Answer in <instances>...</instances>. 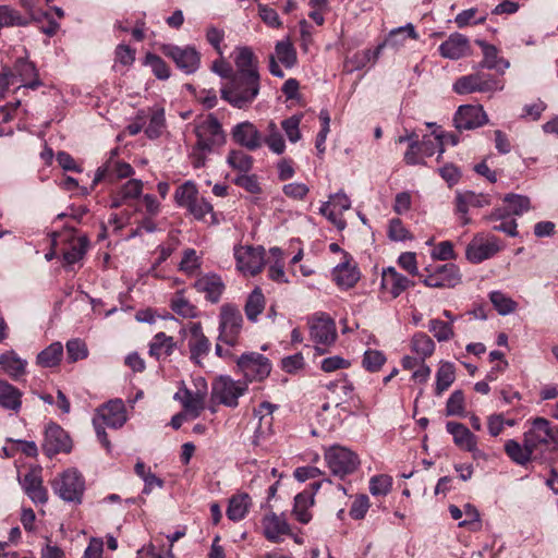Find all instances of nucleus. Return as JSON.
Listing matches in <instances>:
<instances>
[{"instance_id": "nucleus-13", "label": "nucleus", "mask_w": 558, "mask_h": 558, "mask_svg": "<svg viewBox=\"0 0 558 558\" xmlns=\"http://www.w3.org/2000/svg\"><path fill=\"white\" fill-rule=\"evenodd\" d=\"M236 268L244 275L255 276L265 265V250L262 246H238L234 248Z\"/></svg>"}, {"instance_id": "nucleus-29", "label": "nucleus", "mask_w": 558, "mask_h": 558, "mask_svg": "<svg viewBox=\"0 0 558 558\" xmlns=\"http://www.w3.org/2000/svg\"><path fill=\"white\" fill-rule=\"evenodd\" d=\"M475 44L482 49L483 60L480 63L482 69L496 70L504 74L510 66V62L498 56V48L495 45L488 44L485 40L476 39Z\"/></svg>"}, {"instance_id": "nucleus-8", "label": "nucleus", "mask_w": 558, "mask_h": 558, "mask_svg": "<svg viewBox=\"0 0 558 558\" xmlns=\"http://www.w3.org/2000/svg\"><path fill=\"white\" fill-rule=\"evenodd\" d=\"M504 85L497 81L492 74L484 72H475L463 75L456 80L452 89L458 95H466L473 93H493L501 90Z\"/></svg>"}, {"instance_id": "nucleus-1", "label": "nucleus", "mask_w": 558, "mask_h": 558, "mask_svg": "<svg viewBox=\"0 0 558 558\" xmlns=\"http://www.w3.org/2000/svg\"><path fill=\"white\" fill-rule=\"evenodd\" d=\"M235 72L221 88V98L238 109L248 108L260 92L258 60L248 47L236 48Z\"/></svg>"}, {"instance_id": "nucleus-22", "label": "nucleus", "mask_w": 558, "mask_h": 558, "mask_svg": "<svg viewBox=\"0 0 558 558\" xmlns=\"http://www.w3.org/2000/svg\"><path fill=\"white\" fill-rule=\"evenodd\" d=\"M11 73L15 76V84H17L15 92L22 88L35 89L41 85L34 63L27 60L19 59L11 70Z\"/></svg>"}, {"instance_id": "nucleus-52", "label": "nucleus", "mask_w": 558, "mask_h": 558, "mask_svg": "<svg viewBox=\"0 0 558 558\" xmlns=\"http://www.w3.org/2000/svg\"><path fill=\"white\" fill-rule=\"evenodd\" d=\"M405 37L411 39H417V33L415 32L414 26L409 23L405 26L398 27L392 29L386 40L383 43L388 46L398 47L403 44Z\"/></svg>"}, {"instance_id": "nucleus-27", "label": "nucleus", "mask_w": 558, "mask_h": 558, "mask_svg": "<svg viewBox=\"0 0 558 558\" xmlns=\"http://www.w3.org/2000/svg\"><path fill=\"white\" fill-rule=\"evenodd\" d=\"M25 494L35 504L45 505L48 501V492L44 487L39 470H31L21 481Z\"/></svg>"}, {"instance_id": "nucleus-48", "label": "nucleus", "mask_w": 558, "mask_h": 558, "mask_svg": "<svg viewBox=\"0 0 558 558\" xmlns=\"http://www.w3.org/2000/svg\"><path fill=\"white\" fill-rule=\"evenodd\" d=\"M143 191V182L137 179L126 181L113 196L111 207L118 208L128 199L136 198Z\"/></svg>"}, {"instance_id": "nucleus-26", "label": "nucleus", "mask_w": 558, "mask_h": 558, "mask_svg": "<svg viewBox=\"0 0 558 558\" xmlns=\"http://www.w3.org/2000/svg\"><path fill=\"white\" fill-rule=\"evenodd\" d=\"M231 134L234 142L250 150H256L262 146L260 133L250 121L238 123Z\"/></svg>"}, {"instance_id": "nucleus-34", "label": "nucleus", "mask_w": 558, "mask_h": 558, "mask_svg": "<svg viewBox=\"0 0 558 558\" xmlns=\"http://www.w3.org/2000/svg\"><path fill=\"white\" fill-rule=\"evenodd\" d=\"M351 413L350 409H343L339 407V403L324 402L320 411L318 412V417L323 425L332 428Z\"/></svg>"}, {"instance_id": "nucleus-20", "label": "nucleus", "mask_w": 558, "mask_h": 558, "mask_svg": "<svg viewBox=\"0 0 558 558\" xmlns=\"http://www.w3.org/2000/svg\"><path fill=\"white\" fill-rule=\"evenodd\" d=\"M187 330L191 335L189 340L191 360L199 364L201 359L207 355L210 350V341L203 332V326L199 322L190 324L187 329L182 328L180 335L184 337Z\"/></svg>"}, {"instance_id": "nucleus-15", "label": "nucleus", "mask_w": 558, "mask_h": 558, "mask_svg": "<svg viewBox=\"0 0 558 558\" xmlns=\"http://www.w3.org/2000/svg\"><path fill=\"white\" fill-rule=\"evenodd\" d=\"M43 450L49 458L58 453H69L72 450V440L60 425L50 423L45 429Z\"/></svg>"}, {"instance_id": "nucleus-33", "label": "nucleus", "mask_w": 558, "mask_h": 558, "mask_svg": "<svg viewBox=\"0 0 558 558\" xmlns=\"http://www.w3.org/2000/svg\"><path fill=\"white\" fill-rule=\"evenodd\" d=\"M0 366L3 372L14 380H17L26 373L27 361L23 360L13 350L0 354Z\"/></svg>"}, {"instance_id": "nucleus-2", "label": "nucleus", "mask_w": 558, "mask_h": 558, "mask_svg": "<svg viewBox=\"0 0 558 558\" xmlns=\"http://www.w3.org/2000/svg\"><path fill=\"white\" fill-rule=\"evenodd\" d=\"M193 125L196 142L192 146L190 160L194 168H203L209 156L226 144L227 136L221 123L211 113L198 117Z\"/></svg>"}, {"instance_id": "nucleus-38", "label": "nucleus", "mask_w": 558, "mask_h": 558, "mask_svg": "<svg viewBox=\"0 0 558 558\" xmlns=\"http://www.w3.org/2000/svg\"><path fill=\"white\" fill-rule=\"evenodd\" d=\"M352 383L345 380L343 384L331 383L327 387V393L325 396V402L339 403V407L349 409L348 403L352 398L353 392Z\"/></svg>"}, {"instance_id": "nucleus-60", "label": "nucleus", "mask_w": 558, "mask_h": 558, "mask_svg": "<svg viewBox=\"0 0 558 558\" xmlns=\"http://www.w3.org/2000/svg\"><path fill=\"white\" fill-rule=\"evenodd\" d=\"M464 395L462 390H454L446 403V414L448 416L464 414Z\"/></svg>"}, {"instance_id": "nucleus-19", "label": "nucleus", "mask_w": 558, "mask_h": 558, "mask_svg": "<svg viewBox=\"0 0 558 558\" xmlns=\"http://www.w3.org/2000/svg\"><path fill=\"white\" fill-rule=\"evenodd\" d=\"M351 206L349 197L344 193H336L330 196V199L322 205L319 211L339 230H343L347 226L345 220L342 218L343 211L348 210Z\"/></svg>"}, {"instance_id": "nucleus-51", "label": "nucleus", "mask_w": 558, "mask_h": 558, "mask_svg": "<svg viewBox=\"0 0 558 558\" xmlns=\"http://www.w3.org/2000/svg\"><path fill=\"white\" fill-rule=\"evenodd\" d=\"M227 163L241 173H248L253 167V158L242 150H231Z\"/></svg>"}, {"instance_id": "nucleus-9", "label": "nucleus", "mask_w": 558, "mask_h": 558, "mask_svg": "<svg viewBox=\"0 0 558 558\" xmlns=\"http://www.w3.org/2000/svg\"><path fill=\"white\" fill-rule=\"evenodd\" d=\"M242 326L243 317L240 310L233 304H223L219 315L218 340L230 347L236 345Z\"/></svg>"}, {"instance_id": "nucleus-10", "label": "nucleus", "mask_w": 558, "mask_h": 558, "mask_svg": "<svg viewBox=\"0 0 558 558\" xmlns=\"http://www.w3.org/2000/svg\"><path fill=\"white\" fill-rule=\"evenodd\" d=\"M426 275H420L422 282L428 288L451 289L460 284L461 274L457 265L444 264L424 269Z\"/></svg>"}, {"instance_id": "nucleus-17", "label": "nucleus", "mask_w": 558, "mask_h": 558, "mask_svg": "<svg viewBox=\"0 0 558 558\" xmlns=\"http://www.w3.org/2000/svg\"><path fill=\"white\" fill-rule=\"evenodd\" d=\"M161 50L186 74L194 73L199 66V53L192 47L180 48L173 45H165Z\"/></svg>"}, {"instance_id": "nucleus-63", "label": "nucleus", "mask_w": 558, "mask_h": 558, "mask_svg": "<svg viewBox=\"0 0 558 558\" xmlns=\"http://www.w3.org/2000/svg\"><path fill=\"white\" fill-rule=\"evenodd\" d=\"M300 123H301V117H299V116H292V117L283 120L281 123V126H282L283 131L286 132V135L288 136L289 141L292 143H295L301 138Z\"/></svg>"}, {"instance_id": "nucleus-44", "label": "nucleus", "mask_w": 558, "mask_h": 558, "mask_svg": "<svg viewBox=\"0 0 558 558\" xmlns=\"http://www.w3.org/2000/svg\"><path fill=\"white\" fill-rule=\"evenodd\" d=\"M63 356V345L57 341L49 344L46 349L40 351L36 356V363L40 367L50 368L60 364Z\"/></svg>"}, {"instance_id": "nucleus-62", "label": "nucleus", "mask_w": 558, "mask_h": 558, "mask_svg": "<svg viewBox=\"0 0 558 558\" xmlns=\"http://www.w3.org/2000/svg\"><path fill=\"white\" fill-rule=\"evenodd\" d=\"M201 267L199 258L195 250L189 248L184 251L179 268L187 275H194Z\"/></svg>"}, {"instance_id": "nucleus-64", "label": "nucleus", "mask_w": 558, "mask_h": 558, "mask_svg": "<svg viewBox=\"0 0 558 558\" xmlns=\"http://www.w3.org/2000/svg\"><path fill=\"white\" fill-rule=\"evenodd\" d=\"M258 15L262 21L269 27L280 28L282 26V22L276 10L269 8L265 4L258 5Z\"/></svg>"}, {"instance_id": "nucleus-24", "label": "nucleus", "mask_w": 558, "mask_h": 558, "mask_svg": "<svg viewBox=\"0 0 558 558\" xmlns=\"http://www.w3.org/2000/svg\"><path fill=\"white\" fill-rule=\"evenodd\" d=\"M193 287L197 292L204 293L210 303H218L226 289L222 278L214 272L199 277Z\"/></svg>"}, {"instance_id": "nucleus-6", "label": "nucleus", "mask_w": 558, "mask_h": 558, "mask_svg": "<svg viewBox=\"0 0 558 558\" xmlns=\"http://www.w3.org/2000/svg\"><path fill=\"white\" fill-rule=\"evenodd\" d=\"M53 492L66 502L81 504L85 490V481L74 469L62 472L51 483Z\"/></svg>"}, {"instance_id": "nucleus-18", "label": "nucleus", "mask_w": 558, "mask_h": 558, "mask_svg": "<svg viewBox=\"0 0 558 558\" xmlns=\"http://www.w3.org/2000/svg\"><path fill=\"white\" fill-rule=\"evenodd\" d=\"M487 122V114L482 106L462 105L458 108L453 123L459 130H473L484 125Z\"/></svg>"}, {"instance_id": "nucleus-37", "label": "nucleus", "mask_w": 558, "mask_h": 558, "mask_svg": "<svg viewBox=\"0 0 558 558\" xmlns=\"http://www.w3.org/2000/svg\"><path fill=\"white\" fill-rule=\"evenodd\" d=\"M333 280L343 289H350L355 286L360 279L357 267L349 262L337 265L333 269Z\"/></svg>"}, {"instance_id": "nucleus-12", "label": "nucleus", "mask_w": 558, "mask_h": 558, "mask_svg": "<svg viewBox=\"0 0 558 558\" xmlns=\"http://www.w3.org/2000/svg\"><path fill=\"white\" fill-rule=\"evenodd\" d=\"M310 336L315 343V350L319 354L326 353L327 348L337 339L335 322L329 317H314L310 323Z\"/></svg>"}, {"instance_id": "nucleus-11", "label": "nucleus", "mask_w": 558, "mask_h": 558, "mask_svg": "<svg viewBox=\"0 0 558 558\" xmlns=\"http://www.w3.org/2000/svg\"><path fill=\"white\" fill-rule=\"evenodd\" d=\"M239 371L248 381H262L267 378L271 372L269 360L260 353H243L238 360Z\"/></svg>"}, {"instance_id": "nucleus-58", "label": "nucleus", "mask_w": 558, "mask_h": 558, "mask_svg": "<svg viewBox=\"0 0 558 558\" xmlns=\"http://www.w3.org/2000/svg\"><path fill=\"white\" fill-rule=\"evenodd\" d=\"M392 487V478L389 475H376L369 481V492L374 496H386Z\"/></svg>"}, {"instance_id": "nucleus-54", "label": "nucleus", "mask_w": 558, "mask_h": 558, "mask_svg": "<svg viewBox=\"0 0 558 558\" xmlns=\"http://www.w3.org/2000/svg\"><path fill=\"white\" fill-rule=\"evenodd\" d=\"M504 202L509 205L511 214L514 216H521L531 208L530 198L524 195L510 193L504 197Z\"/></svg>"}, {"instance_id": "nucleus-59", "label": "nucleus", "mask_w": 558, "mask_h": 558, "mask_svg": "<svg viewBox=\"0 0 558 558\" xmlns=\"http://www.w3.org/2000/svg\"><path fill=\"white\" fill-rule=\"evenodd\" d=\"M387 233L388 238L395 242L412 240L413 238L399 218H393L389 221Z\"/></svg>"}, {"instance_id": "nucleus-56", "label": "nucleus", "mask_w": 558, "mask_h": 558, "mask_svg": "<svg viewBox=\"0 0 558 558\" xmlns=\"http://www.w3.org/2000/svg\"><path fill=\"white\" fill-rule=\"evenodd\" d=\"M145 64L150 66L153 73L159 80H167L170 76V70L167 63L157 54L147 53Z\"/></svg>"}, {"instance_id": "nucleus-57", "label": "nucleus", "mask_w": 558, "mask_h": 558, "mask_svg": "<svg viewBox=\"0 0 558 558\" xmlns=\"http://www.w3.org/2000/svg\"><path fill=\"white\" fill-rule=\"evenodd\" d=\"M386 362V356L378 350H366L363 355V367L368 372H378Z\"/></svg>"}, {"instance_id": "nucleus-4", "label": "nucleus", "mask_w": 558, "mask_h": 558, "mask_svg": "<svg viewBox=\"0 0 558 558\" xmlns=\"http://www.w3.org/2000/svg\"><path fill=\"white\" fill-rule=\"evenodd\" d=\"M125 422L126 410L121 399L110 400L96 410V414L93 418V425L98 439L107 449H110V442L108 440L105 426L110 428H120L125 424Z\"/></svg>"}, {"instance_id": "nucleus-35", "label": "nucleus", "mask_w": 558, "mask_h": 558, "mask_svg": "<svg viewBox=\"0 0 558 558\" xmlns=\"http://www.w3.org/2000/svg\"><path fill=\"white\" fill-rule=\"evenodd\" d=\"M22 391L9 384L5 380L0 379V407L17 413L22 407Z\"/></svg>"}, {"instance_id": "nucleus-23", "label": "nucleus", "mask_w": 558, "mask_h": 558, "mask_svg": "<svg viewBox=\"0 0 558 558\" xmlns=\"http://www.w3.org/2000/svg\"><path fill=\"white\" fill-rule=\"evenodd\" d=\"M439 53L445 59L459 60L471 53L470 40L463 34L452 33L440 44Z\"/></svg>"}, {"instance_id": "nucleus-53", "label": "nucleus", "mask_w": 558, "mask_h": 558, "mask_svg": "<svg viewBox=\"0 0 558 558\" xmlns=\"http://www.w3.org/2000/svg\"><path fill=\"white\" fill-rule=\"evenodd\" d=\"M428 330L439 342L448 341L454 336L452 325L437 318L429 320Z\"/></svg>"}, {"instance_id": "nucleus-42", "label": "nucleus", "mask_w": 558, "mask_h": 558, "mask_svg": "<svg viewBox=\"0 0 558 558\" xmlns=\"http://www.w3.org/2000/svg\"><path fill=\"white\" fill-rule=\"evenodd\" d=\"M252 500L248 494L246 493H240L236 495H233L229 499V505L227 508V515L231 521H240L242 520L250 507H251Z\"/></svg>"}, {"instance_id": "nucleus-28", "label": "nucleus", "mask_w": 558, "mask_h": 558, "mask_svg": "<svg viewBox=\"0 0 558 558\" xmlns=\"http://www.w3.org/2000/svg\"><path fill=\"white\" fill-rule=\"evenodd\" d=\"M411 283L409 278L398 272L393 267L383 270L380 288L384 292L390 294L392 299L403 293Z\"/></svg>"}, {"instance_id": "nucleus-21", "label": "nucleus", "mask_w": 558, "mask_h": 558, "mask_svg": "<svg viewBox=\"0 0 558 558\" xmlns=\"http://www.w3.org/2000/svg\"><path fill=\"white\" fill-rule=\"evenodd\" d=\"M490 205V197L487 194L464 191L456 193V211L460 215L462 225H469L471 219L468 216L471 207L481 208Z\"/></svg>"}, {"instance_id": "nucleus-43", "label": "nucleus", "mask_w": 558, "mask_h": 558, "mask_svg": "<svg viewBox=\"0 0 558 558\" xmlns=\"http://www.w3.org/2000/svg\"><path fill=\"white\" fill-rule=\"evenodd\" d=\"M274 56L287 69H292L298 62L296 50L289 36L277 41Z\"/></svg>"}, {"instance_id": "nucleus-46", "label": "nucleus", "mask_w": 558, "mask_h": 558, "mask_svg": "<svg viewBox=\"0 0 558 558\" xmlns=\"http://www.w3.org/2000/svg\"><path fill=\"white\" fill-rule=\"evenodd\" d=\"M385 44H380L377 46L375 50H363L361 52H356L352 58L345 61V66L348 71L353 72L363 69L369 62H376L379 58Z\"/></svg>"}, {"instance_id": "nucleus-47", "label": "nucleus", "mask_w": 558, "mask_h": 558, "mask_svg": "<svg viewBox=\"0 0 558 558\" xmlns=\"http://www.w3.org/2000/svg\"><path fill=\"white\" fill-rule=\"evenodd\" d=\"M277 407L270 402H262L257 409L254 410L255 416L259 418V425L256 428V438L271 433L272 413Z\"/></svg>"}, {"instance_id": "nucleus-25", "label": "nucleus", "mask_w": 558, "mask_h": 558, "mask_svg": "<svg viewBox=\"0 0 558 558\" xmlns=\"http://www.w3.org/2000/svg\"><path fill=\"white\" fill-rule=\"evenodd\" d=\"M500 245L497 239L483 240L474 238L466 246L465 256L471 263H481L499 252Z\"/></svg>"}, {"instance_id": "nucleus-41", "label": "nucleus", "mask_w": 558, "mask_h": 558, "mask_svg": "<svg viewBox=\"0 0 558 558\" xmlns=\"http://www.w3.org/2000/svg\"><path fill=\"white\" fill-rule=\"evenodd\" d=\"M447 432L452 435L453 442L461 449L466 450L477 440L476 436L462 423L448 422Z\"/></svg>"}, {"instance_id": "nucleus-31", "label": "nucleus", "mask_w": 558, "mask_h": 558, "mask_svg": "<svg viewBox=\"0 0 558 558\" xmlns=\"http://www.w3.org/2000/svg\"><path fill=\"white\" fill-rule=\"evenodd\" d=\"M169 307L173 314L184 319H194L199 316L197 306L185 296V289L178 290L172 295Z\"/></svg>"}, {"instance_id": "nucleus-3", "label": "nucleus", "mask_w": 558, "mask_h": 558, "mask_svg": "<svg viewBox=\"0 0 558 558\" xmlns=\"http://www.w3.org/2000/svg\"><path fill=\"white\" fill-rule=\"evenodd\" d=\"M174 198L178 205L185 207L196 220L208 225L218 222L213 205L198 196L197 187L193 182L187 181L180 185L174 193Z\"/></svg>"}, {"instance_id": "nucleus-40", "label": "nucleus", "mask_w": 558, "mask_h": 558, "mask_svg": "<svg viewBox=\"0 0 558 558\" xmlns=\"http://www.w3.org/2000/svg\"><path fill=\"white\" fill-rule=\"evenodd\" d=\"M314 505V493L302 492L294 497L292 514L303 524L312 520L311 508Z\"/></svg>"}, {"instance_id": "nucleus-7", "label": "nucleus", "mask_w": 558, "mask_h": 558, "mask_svg": "<svg viewBox=\"0 0 558 558\" xmlns=\"http://www.w3.org/2000/svg\"><path fill=\"white\" fill-rule=\"evenodd\" d=\"M524 438L534 453L541 451L542 447L553 446V449H558V426H553L545 417H535L524 433Z\"/></svg>"}, {"instance_id": "nucleus-5", "label": "nucleus", "mask_w": 558, "mask_h": 558, "mask_svg": "<svg viewBox=\"0 0 558 558\" xmlns=\"http://www.w3.org/2000/svg\"><path fill=\"white\" fill-rule=\"evenodd\" d=\"M324 459L330 472L340 478L354 473L361 464L355 452L340 445L327 448L324 452Z\"/></svg>"}, {"instance_id": "nucleus-30", "label": "nucleus", "mask_w": 558, "mask_h": 558, "mask_svg": "<svg viewBox=\"0 0 558 558\" xmlns=\"http://www.w3.org/2000/svg\"><path fill=\"white\" fill-rule=\"evenodd\" d=\"M264 535L270 542H279L283 536L290 535V525L282 515L268 513L262 521Z\"/></svg>"}, {"instance_id": "nucleus-36", "label": "nucleus", "mask_w": 558, "mask_h": 558, "mask_svg": "<svg viewBox=\"0 0 558 558\" xmlns=\"http://www.w3.org/2000/svg\"><path fill=\"white\" fill-rule=\"evenodd\" d=\"M505 452L511 461L519 465H526L532 460L533 454H535L524 437L523 445L514 439L507 440L505 444Z\"/></svg>"}, {"instance_id": "nucleus-14", "label": "nucleus", "mask_w": 558, "mask_h": 558, "mask_svg": "<svg viewBox=\"0 0 558 558\" xmlns=\"http://www.w3.org/2000/svg\"><path fill=\"white\" fill-rule=\"evenodd\" d=\"M246 384L235 381L229 376H220L213 386V399L227 407L238 405V399L245 392Z\"/></svg>"}, {"instance_id": "nucleus-39", "label": "nucleus", "mask_w": 558, "mask_h": 558, "mask_svg": "<svg viewBox=\"0 0 558 558\" xmlns=\"http://www.w3.org/2000/svg\"><path fill=\"white\" fill-rule=\"evenodd\" d=\"M410 349L421 362H425L435 351L434 340L425 332H415L410 339Z\"/></svg>"}, {"instance_id": "nucleus-55", "label": "nucleus", "mask_w": 558, "mask_h": 558, "mask_svg": "<svg viewBox=\"0 0 558 558\" xmlns=\"http://www.w3.org/2000/svg\"><path fill=\"white\" fill-rule=\"evenodd\" d=\"M66 357L70 363H75L80 360L86 359L88 349L86 343L81 339H71L66 342Z\"/></svg>"}, {"instance_id": "nucleus-49", "label": "nucleus", "mask_w": 558, "mask_h": 558, "mask_svg": "<svg viewBox=\"0 0 558 558\" xmlns=\"http://www.w3.org/2000/svg\"><path fill=\"white\" fill-rule=\"evenodd\" d=\"M265 308V296L260 288H255L248 295L244 311L248 320L256 322L259 314Z\"/></svg>"}, {"instance_id": "nucleus-32", "label": "nucleus", "mask_w": 558, "mask_h": 558, "mask_svg": "<svg viewBox=\"0 0 558 558\" xmlns=\"http://www.w3.org/2000/svg\"><path fill=\"white\" fill-rule=\"evenodd\" d=\"M177 349V342L173 337L166 335V332H157L149 342V356L160 360L169 357Z\"/></svg>"}, {"instance_id": "nucleus-50", "label": "nucleus", "mask_w": 558, "mask_h": 558, "mask_svg": "<svg viewBox=\"0 0 558 558\" xmlns=\"http://www.w3.org/2000/svg\"><path fill=\"white\" fill-rule=\"evenodd\" d=\"M89 241L87 236H80L73 240L70 247L63 253V258L68 265H73L81 260L88 247Z\"/></svg>"}, {"instance_id": "nucleus-61", "label": "nucleus", "mask_w": 558, "mask_h": 558, "mask_svg": "<svg viewBox=\"0 0 558 558\" xmlns=\"http://www.w3.org/2000/svg\"><path fill=\"white\" fill-rule=\"evenodd\" d=\"M489 298L500 315H507L515 310V302L499 291L492 292Z\"/></svg>"}, {"instance_id": "nucleus-45", "label": "nucleus", "mask_w": 558, "mask_h": 558, "mask_svg": "<svg viewBox=\"0 0 558 558\" xmlns=\"http://www.w3.org/2000/svg\"><path fill=\"white\" fill-rule=\"evenodd\" d=\"M456 368L451 362L441 361L436 373L435 395L441 396L454 381Z\"/></svg>"}, {"instance_id": "nucleus-16", "label": "nucleus", "mask_w": 558, "mask_h": 558, "mask_svg": "<svg viewBox=\"0 0 558 558\" xmlns=\"http://www.w3.org/2000/svg\"><path fill=\"white\" fill-rule=\"evenodd\" d=\"M207 385L205 381L195 391L183 387L174 395V399L181 402L184 411L193 418L198 417L205 409Z\"/></svg>"}]
</instances>
